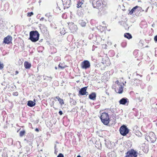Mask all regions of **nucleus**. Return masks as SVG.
<instances>
[{
  "mask_svg": "<svg viewBox=\"0 0 157 157\" xmlns=\"http://www.w3.org/2000/svg\"><path fill=\"white\" fill-rule=\"evenodd\" d=\"M154 40L155 41L157 42V35L154 37Z\"/></svg>",
  "mask_w": 157,
  "mask_h": 157,
  "instance_id": "4c0bfd02",
  "label": "nucleus"
},
{
  "mask_svg": "<svg viewBox=\"0 0 157 157\" xmlns=\"http://www.w3.org/2000/svg\"><path fill=\"white\" fill-rule=\"evenodd\" d=\"M116 46H117V44H115L114 45V46L115 47H116Z\"/></svg>",
  "mask_w": 157,
  "mask_h": 157,
  "instance_id": "de8ad7c7",
  "label": "nucleus"
},
{
  "mask_svg": "<svg viewBox=\"0 0 157 157\" xmlns=\"http://www.w3.org/2000/svg\"><path fill=\"white\" fill-rule=\"evenodd\" d=\"M83 4V1L82 0L81 1H79L77 4V7L78 8L81 7L82 5Z\"/></svg>",
  "mask_w": 157,
  "mask_h": 157,
  "instance_id": "5701e85b",
  "label": "nucleus"
},
{
  "mask_svg": "<svg viewBox=\"0 0 157 157\" xmlns=\"http://www.w3.org/2000/svg\"><path fill=\"white\" fill-rule=\"evenodd\" d=\"M12 37L10 35H8L4 38L3 42L5 44H9L12 42Z\"/></svg>",
  "mask_w": 157,
  "mask_h": 157,
  "instance_id": "9d476101",
  "label": "nucleus"
},
{
  "mask_svg": "<svg viewBox=\"0 0 157 157\" xmlns=\"http://www.w3.org/2000/svg\"><path fill=\"white\" fill-rule=\"evenodd\" d=\"M57 150H55V152H54V153L56 154V155H57V153L58 152V151H57Z\"/></svg>",
  "mask_w": 157,
  "mask_h": 157,
  "instance_id": "ea45409f",
  "label": "nucleus"
},
{
  "mask_svg": "<svg viewBox=\"0 0 157 157\" xmlns=\"http://www.w3.org/2000/svg\"><path fill=\"white\" fill-rule=\"evenodd\" d=\"M27 105L28 106L30 107H33L35 105L36 103L33 101H28Z\"/></svg>",
  "mask_w": 157,
  "mask_h": 157,
  "instance_id": "f3484780",
  "label": "nucleus"
},
{
  "mask_svg": "<svg viewBox=\"0 0 157 157\" xmlns=\"http://www.w3.org/2000/svg\"><path fill=\"white\" fill-rule=\"evenodd\" d=\"M124 36L125 38L130 39L132 38V35L129 33H126L124 34Z\"/></svg>",
  "mask_w": 157,
  "mask_h": 157,
  "instance_id": "aec40b11",
  "label": "nucleus"
},
{
  "mask_svg": "<svg viewBox=\"0 0 157 157\" xmlns=\"http://www.w3.org/2000/svg\"><path fill=\"white\" fill-rule=\"evenodd\" d=\"M41 0H40L39 1V3H40L41 2Z\"/></svg>",
  "mask_w": 157,
  "mask_h": 157,
  "instance_id": "c03bdc74",
  "label": "nucleus"
},
{
  "mask_svg": "<svg viewBox=\"0 0 157 157\" xmlns=\"http://www.w3.org/2000/svg\"><path fill=\"white\" fill-rule=\"evenodd\" d=\"M145 139L148 141L154 143L156 140V137L153 132H151L147 134V136H145Z\"/></svg>",
  "mask_w": 157,
  "mask_h": 157,
  "instance_id": "20e7f679",
  "label": "nucleus"
},
{
  "mask_svg": "<svg viewBox=\"0 0 157 157\" xmlns=\"http://www.w3.org/2000/svg\"><path fill=\"white\" fill-rule=\"evenodd\" d=\"M25 131L24 130L21 131L20 133V136L22 137L25 134Z\"/></svg>",
  "mask_w": 157,
  "mask_h": 157,
  "instance_id": "393cba45",
  "label": "nucleus"
},
{
  "mask_svg": "<svg viewBox=\"0 0 157 157\" xmlns=\"http://www.w3.org/2000/svg\"><path fill=\"white\" fill-rule=\"evenodd\" d=\"M24 65L25 68L29 69L31 67V65L30 63L28 62L25 61L24 63Z\"/></svg>",
  "mask_w": 157,
  "mask_h": 157,
  "instance_id": "a211bd4d",
  "label": "nucleus"
},
{
  "mask_svg": "<svg viewBox=\"0 0 157 157\" xmlns=\"http://www.w3.org/2000/svg\"><path fill=\"white\" fill-rule=\"evenodd\" d=\"M117 83L118 84V85L119 86V88L117 89L118 90V93L120 94H121L123 91V87L122 86L123 85H124V84L123 83H120L117 81Z\"/></svg>",
  "mask_w": 157,
  "mask_h": 157,
  "instance_id": "9b49d317",
  "label": "nucleus"
},
{
  "mask_svg": "<svg viewBox=\"0 0 157 157\" xmlns=\"http://www.w3.org/2000/svg\"><path fill=\"white\" fill-rule=\"evenodd\" d=\"M18 73V72L17 71H16L15 72V74L16 75H17Z\"/></svg>",
  "mask_w": 157,
  "mask_h": 157,
  "instance_id": "37998d69",
  "label": "nucleus"
},
{
  "mask_svg": "<svg viewBox=\"0 0 157 157\" xmlns=\"http://www.w3.org/2000/svg\"><path fill=\"white\" fill-rule=\"evenodd\" d=\"M44 20L45 21H47V20L45 19L44 17H42L40 19V21H43Z\"/></svg>",
  "mask_w": 157,
  "mask_h": 157,
  "instance_id": "e433bc0d",
  "label": "nucleus"
},
{
  "mask_svg": "<svg viewBox=\"0 0 157 157\" xmlns=\"http://www.w3.org/2000/svg\"><path fill=\"white\" fill-rule=\"evenodd\" d=\"M142 10V8L141 7L137 6V7L136 9L137 11H140Z\"/></svg>",
  "mask_w": 157,
  "mask_h": 157,
  "instance_id": "473e14b6",
  "label": "nucleus"
},
{
  "mask_svg": "<svg viewBox=\"0 0 157 157\" xmlns=\"http://www.w3.org/2000/svg\"><path fill=\"white\" fill-rule=\"evenodd\" d=\"M64 9H67L70 7L71 4V0H62Z\"/></svg>",
  "mask_w": 157,
  "mask_h": 157,
  "instance_id": "6e6552de",
  "label": "nucleus"
},
{
  "mask_svg": "<svg viewBox=\"0 0 157 157\" xmlns=\"http://www.w3.org/2000/svg\"><path fill=\"white\" fill-rule=\"evenodd\" d=\"M68 25L71 32L73 33L77 30V26L73 23H69Z\"/></svg>",
  "mask_w": 157,
  "mask_h": 157,
  "instance_id": "1a4fd4ad",
  "label": "nucleus"
},
{
  "mask_svg": "<svg viewBox=\"0 0 157 157\" xmlns=\"http://www.w3.org/2000/svg\"><path fill=\"white\" fill-rule=\"evenodd\" d=\"M137 81H140V80L137 79H132L130 83L132 85H137Z\"/></svg>",
  "mask_w": 157,
  "mask_h": 157,
  "instance_id": "6ab92c4d",
  "label": "nucleus"
},
{
  "mask_svg": "<svg viewBox=\"0 0 157 157\" xmlns=\"http://www.w3.org/2000/svg\"><path fill=\"white\" fill-rule=\"evenodd\" d=\"M100 118L102 122L105 125H108L109 122V116L108 113H103L101 114Z\"/></svg>",
  "mask_w": 157,
  "mask_h": 157,
  "instance_id": "7ed1b4c3",
  "label": "nucleus"
},
{
  "mask_svg": "<svg viewBox=\"0 0 157 157\" xmlns=\"http://www.w3.org/2000/svg\"><path fill=\"white\" fill-rule=\"evenodd\" d=\"M18 94V92H16L13 93V95L15 96H17Z\"/></svg>",
  "mask_w": 157,
  "mask_h": 157,
  "instance_id": "f704fd0d",
  "label": "nucleus"
},
{
  "mask_svg": "<svg viewBox=\"0 0 157 157\" xmlns=\"http://www.w3.org/2000/svg\"><path fill=\"white\" fill-rule=\"evenodd\" d=\"M136 75H139L138 74H136Z\"/></svg>",
  "mask_w": 157,
  "mask_h": 157,
  "instance_id": "3c124183",
  "label": "nucleus"
},
{
  "mask_svg": "<svg viewBox=\"0 0 157 157\" xmlns=\"http://www.w3.org/2000/svg\"><path fill=\"white\" fill-rule=\"evenodd\" d=\"M140 75L141 77V76H142V75Z\"/></svg>",
  "mask_w": 157,
  "mask_h": 157,
  "instance_id": "6e6d98bb",
  "label": "nucleus"
},
{
  "mask_svg": "<svg viewBox=\"0 0 157 157\" xmlns=\"http://www.w3.org/2000/svg\"><path fill=\"white\" fill-rule=\"evenodd\" d=\"M54 149H55V150L58 149L57 148H56V144L55 145Z\"/></svg>",
  "mask_w": 157,
  "mask_h": 157,
  "instance_id": "a19ab883",
  "label": "nucleus"
},
{
  "mask_svg": "<svg viewBox=\"0 0 157 157\" xmlns=\"http://www.w3.org/2000/svg\"><path fill=\"white\" fill-rule=\"evenodd\" d=\"M33 14V13L32 12H29L27 13V16L29 17H30Z\"/></svg>",
  "mask_w": 157,
  "mask_h": 157,
  "instance_id": "7c9ffc66",
  "label": "nucleus"
},
{
  "mask_svg": "<svg viewBox=\"0 0 157 157\" xmlns=\"http://www.w3.org/2000/svg\"><path fill=\"white\" fill-rule=\"evenodd\" d=\"M24 140H26V139H25Z\"/></svg>",
  "mask_w": 157,
  "mask_h": 157,
  "instance_id": "5fc2aeb1",
  "label": "nucleus"
},
{
  "mask_svg": "<svg viewBox=\"0 0 157 157\" xmlns=\"http://www.w3.org/2000/svg\"><path fill=\"white\" fill-rule=\"evenodd\" d=\"M127 45V43L126 42H123L121 44V46L123 48L125 47Z\"/></svg>",
  "mask_w": 157,
  "mask_h": 157,
  "instance_id": "bb28decb",
  "label": "nucleus"
},
{
  "mask_svg": "<svg viewBox=\"0 0 157 157\" xmlns=\"http://www.w3.org/2000/svg\"><path fill=\"white\" fill-rule=\"evenodd\" d=\"M33 101H33L34 102H35L36 101H35V99H34Z\"/></svg>",
  "mask_w": 157,
  "mask_h": 157,
  "instance_id": "09e8293b",
  "label": "nucleus"
},
{
  "mask_svg": "<svg viewBox=\"0 0 157 157\" xmlns=\"http://www.w3.org/2000/svg\"><path fill=\"white\" fill-rule=\"evenodd\" d=\"M40 34L37 30L32 31L29 33V39L33 42H36L39 39Z\"/></svg>",
  "mask_w": 157,
  "mask_h": 157,
  "instance_id": "f257e3e1",
  "label": "nucleus"
},
{
  "mask_svg": "<svg viewBox=\"0 0 157 157\" xmlns=\"http://www.w3.org/2000/svg\"><path fill=\"white\" fill-rule=\"evenodd\" d=\"M4 67L3 64L1 63V62L0 61V69L1 70Z\"/></svg>",
  "mask_w": 157,
  "mask_h": 157,
  "instance_id": "2f4dec72",
  "label": "nucleus"
},
{
  "mask_svg": "<svg viewBox=\"0 0 157 157\" xmlns=\"http://www.w3.org/2000/svg\"><path fill=\"white\" fill-rule=\"evenodd\" d=\"M59 113L60 115H61L63 114V112L62 111H59Z\"/></svg>",
  "mask_w": 157,
  "mask_h": 157,
  "instance_id": "58836bf2",
  "label": "nucleus"
},
{
  "mask_svg": "<svg viewBox=\"0 0 157 157\" xmlns=\"http://www.w3.org/2000/svg\"><path fill=\"white\" fill-rule=\"evenodd\" d=\"M35 131H36L37 132H38L39 131V129L38 128H36L35 129Z\"/></svg>",
  "mask_w": 157,
  "mask_h": 157,
  "instance_id": "79ce46f5",
  "label": "nucleus"
},
{
  "mask_svg": "<svg viewBox=\"0 0 157 157\" xmlns=\"http://www.w3.org/2000/svg\"><path fill=\"white\" fill-rule=\"evenodd\" d=\"M56 99L58 100L61 105H62L64 104V102L63 99L61 98L59 96H56L53 98V99L55 101H56Z\"/></svg>",
  "mask_w": 157,
  "mask_h": 157,
  "instance_id": "2eb2a0df",
  "label": "nucleus"
},
{
  "mask_svg": "<svg viewBox=\"0 0 157 157\" xmlns=\"http://www.w3.org/2000/svg\"><path fill=\"white\" fill-rule=\"evenodd\" d=\"M2 156V157H4V156L6 157L7 156V155L6 153H3Z\"/></svg>",
  "mask_w": 157,
  "mask_h": 157,
  "instance_id": "c9c22d12",
  "label": "nucleus"
},
{
  "mask_svg": "<svg viewBox=\"0 0 157 157\" xmlns=\"http://www.w3.org/2000/svg\"><path fill=\"white\" fill-rule=\"evenodd\" d=\"M128 78H129V79H130V77H128Z\"/></svg>",
  "mask_w": 157,
  "mask_h": 157,
  "instance_id": "603ef678",
  "label": "nucleus"
},
{
  "mask_svg": "<svg viewBox=\"0 0 157 157\" xmlns=\"http://www.w3.org/2000/svg\"><path fill=\"white\" fill-rule=\"evenodd\" d=\"M129 129L125 125H122L119 129L120 134L123 136H125L129 132Z\"/></svg>",
  "mask_w": 157,
  "mask_h": 157,
  "instance_id": "39448f33",
  "label": "nucleus"
},
{
  "mask_svg": "<svg viewBox=\"0 0 157 157\" xmlns=\"http://www.w3.org/2000/svg\"><path fill=\"white\" fill-rule=\"evenodd\" d=\"M45 16L48 17V18H49L50 17H52L51 15L50 14V13H48L45 14Z\"/></svg>",
  "mask_w": 157,
  "mask_h": 157,
  "instance_id": "c85d7f7f",
  "label": "nucleus"
},
{
  "mask_svg": "<svg viewBox=\"0 0 157 157\" xmlns=\"http://www.w3.org/2000/svg\"><path fill=\"white\" fill-rule=\"evenodd\" d=\"M77 14L80 16H82L83 15L82 10L81 11L78 10L77 12Z\"/></svg>",
  "mask_w": 157,
  "mask_h": 157,
  "instance_id": "b1692460",
  "label": "nucleus"
},
{
  "mask_svg": "<svg viewBox=\"0 0 157 157\" xmlns=\"http://www.w3.org/2000/svg\"><path fill=\"white\" fill-rule=\"evenodd\" d=\"M49 78H51V79H52V78L51 77H50Z\"/></svg>",
  "mask_w": 157,
  "mask_h": 157,
  "instance_id": "8fccbe9b",
  "label": "nucleus"
},
{
  "mask_svg": "<svg viewBox=\"0 0 157 157\" xmlns=\"http://www.w3.org/2000/svg\"><path fill=\"white\" fill-rule=\"evenodd\" d=\"M137 7V6H136L135 7H133L132 10L129 12V14H132L135 11H136V9Z\"/></svg>",
  "mask_w": 157,
  "mask_h": 157,
  "instance_id": "412c9836",
  "label": "nucleus"
},
{
  "mask_svg": "<svg viewBox=\"0 0 157 157\" xmlns=\"http://www.w3.org/2000/svg\"><path fill=\"white\" fill-rule=\"evenodd\" d=\"M77 157H81V156L80 155H78L77 156Z\"/></svg>",
  "mask_w": 157,
  "mask_h": 157,
  "instance_id": "49530a36",
  "label": "nucleus"
},
{
  "mask_svg": "<svg viewBox=\"0 0 157 157\" xmlns=\"http://www.w3.org/2000/svg\"><path fill=\"white\" fill-rule=\"evenodd\" d=\"M79 24L81 25V26L82 27H84L86 25V22L83 20H80L79 21Z\"/></svg>",
  "mask_w": 157,
  "mask_h": 157,
  "instance_id": "4be33fe9",
  "label": "nucleus"
},
{
  "mask_svg": "<svg viewBox=\"0 0 157 157\" xmlns=\"http://www.w3.org/2000/svg\"><path fill=\"white\" fill-rule=\"evenodd\" d=\"M110 155L111 157H116L117 156L116 153L114 152H111Z\"/></svg>",
  "mask_w": 157,
  "mask_h": 157,
  "instance_id": "a878e982",
  "label": "nucleus"
},
{
  "mask_svg": "<svg viewBox=\"0 0 157 157\" xmlns=\"http://www.w3.org/2000/svg\"><path fill=\"white\" fill-rule=\"evenodd\" d=\"M26 151L27 152H30V147H28V146H26Z\"/></svg>",
  "mask_w": 157,
  "mask_h": 157,
  "instance_id": "cd10ccee",
  "label": "nucleus"
},
{
  "mask_svg": "<svg viewBox=\"0 0 157 157\" xmlns=\"http://www.w3.org/2000/svg\"><path fill=\"white\" fill-rule=\"evenodd\" d=\"M102 9H101V10H100L99 11H100L101 14H105L107 13L106 11L107 8L105 6H104L102 5Z\"/></svg>",
  "mask_w": 157,
  "mask_h": 157,
  "instance_id": "dca6fc26",
  "label": "nucleus"
},
{
  "mask_svg": "<svg viewBox=\"0 0 157 157\" xmlns=\"http://www.w3.org/2000/svg\"><path fill=\"white\" fill-rule=\"evenodd\" d=\"M55 69H56V70H57V67H55Z\"/></svg>",
  "mask_w": 157,
  "mask_h": 157,
  "instance_id": "a18cd8bd",
  "label": "nucleus"
},
{
  "mask_svg": "<svg viewBox=\"0 0 157 157\" xmlns=\"http://www.w3.org/2000/svg\"><path fill=\"white\" fill-rule=\"evenodd\" d=\"M87 88V87H85L82 88L79 90V94L81 95H86V93L88 94V92H86Z\"/></svg>",
  "mask_w": 157,
  "mask_h": 157,
  "instance_id": "f8f14e48",
  "label": "nucleus"
},
{
  "mask_svg": "<svg viewBox=\"0 0 157 157\" xmlns=\"http://www.w3.org/2000/svg\"><path fill=\"white\" fill-rule=\"evenodd\" d=\"M90 3H92L94 8H98L102 4L103 6H106V3L104 0H90Z\"/></svg>",
  "mask_w": 157,
  "mask_h": 157,
  "instance_id": "f03ea898",
  "label": "nucleus"
},
{
  "mask_svg": "<svg viewBox=\"0 0 157 157\" xmlns=\"http://www.w3.org/2000/svg\"><path fill=\"white\" fill-rule=\"evenodd\" d=\"M63 64L60 63L58 65L59 68H60L61 69H63L64 68V67L63 66H62Z\"/></svg>",
  "mask_w": 157,
  "mask_h": 157,
  "instance_id": "c756f323",
  "label": "nucleus"
},
{
  "mask_svg": "<svg viewBox=\"0 0 157 157\" xmlns=\"http://www.w3.org/2000/svg\"><path fill=\"white\" fill-rule=\"evenodd\" d=\"M57 157H64L62 153H59Z\"/></svg>",
  "mask_w": 157,
  "mask_h": 157,
  "instance_id": "72a5a7b5",
  "label": "nucleus"
},
{
  "mask_svg": "<svg viewBox=\"0 0 157 157\" xmlns=\"http://www.w3.org/2000/svg\"><path fill=\"white\" fill-rule=\"evenodd\" d=\"M147 10H146V11H147Z\"/></svg>",
  "mask_w": 157,
  "mask_h": 157,
  "instance_id": "864d4df0",
  "label": "nucleus"
},
{
  "mask_svg": "<svg viewBox=\"0 0 157 157\" xmlns=\"http://www.w3.org/2000/svg\"><path fill=\"white\" fill-rule=\"evenodd\" d=\"M81 67L82 69H86L90 68V63L89 61L85 60L82 62Z\"/></svg>",
  "mask_w": 157,
  "mask_h": 157,
  "instance_id": "0eeeda50",
  "label": "nucleus"
},
{
  "mask_svg": "<svg viewBox=\"0 0 157 157\" xmlns=\"http://www.w3.org/2000/svg\"><path fill=\"white\" fill-rule=\"evenodd\" d=\"M128 99L126 98H121L119 101L120 104L125 105L128 102Z\"/></svg>",
  "mask_w": 157,
  "mask_h": 157,
  "instance_id": "ddd939ff",
  "label": "nucleus"
},
{
  "mask_svg": "<svg viewBox=\"0 0 157 157\" xmlns=\"http://www.w3.org/2000/svg\"><path fill=\"white\" fill-rule=\"evenodd\" d=\"M138 153L134 149L128 151L125 154V157H137Z\"/></svg>",
  "mask_w": 157,
  "mask_h": 157,
  "instance_id": "423d86ee",
  "label": "nucleus"
},
{
  "mask_svg": "<svg viewBox=\"0 0 157 157\" xmlns=\"http://www.w3.org/2000/svg\"><path fill=\"white\" fill-rule=\"evenodd\" d=\"M96 94L95 92H93L89 95V98L93 100L96 99Z\"/></svg>",
  "mask_w": 157,
  "mask_h": 157,
  "instance_id": "4468645a",
  "label": "nucleus"
}]
</instances>
